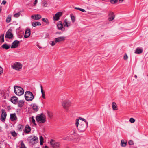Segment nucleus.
I'll return each mask as SVG.
<instances>
[{"mask_svg":"<svg viewBox=\"0 0 148 148\" xmlns=\"http://www.w3.org/2000/svg\"><path fill=\"white\" fill-rule=\"evenodd\" d=\"M2 48L5 49L7 50L10 47V46L9 45H8L6 43H5L3 44L2 46Z\"/></svg>","mask_w":148,"mask_h":148,"instance_id":"obj_23","label":"nucleus"},{"mask_svg":"<svg viewBox=\"0 0 148 148\" xmlns=\"http://www.w3.org/2000/svg\"><path fill=\"white\" fill-rule=\"evenodd\" d=\"M75 9L79 10L81 11H82V12H84L85 11V10L84 9H81L80 8H78V7H75Z\"/></svg>","mask_w":148,"mask_h":148,"instance_id":"obj_35","label":"nucleus"},{"mask_svg":"<svg viewBox=\"0 0 148 148\" xmlns=\"http://www.w3.org/2000/svg\"><path fill=\"white\" fill-rule=\"evenodd\" d=\"M79 119L83 121L82 122H85V123H86V122H88L87 121H86V120L85 119L82 117H79Z\"/></svg>","mask_w":148,"mask_h":148,"instance_id":"obj_45","label":"nucleus"},{"mask_svg":"<svg viewBox=\"0 0 148 148\" xmlns=\"http://www.w3.org/2000/svg\"><path fill=\"white\" fill-rule=\"evenodd\" d=\"M32 108L33 110L35 111H37L38 110V106L35 104H33Z\"/></svg>","mask_w":148,"mask_h":148,"instance_id":"obj_28","label":"nucleus"},{"mask_svg":"<svg viewBox=\"0 0 148 148\" xmlns=\"http://www.w3.org/2000/svg\"><path fill=\"white\" fill-rule=\"evenodd\" d=\"M6 3V1L5 0H3L2 3V4L5 5Z\"/></svg>","mask_w":148,"mask_h":148,"instance_id":"obj_50","label":"nucleus"},{"mask_svg":"<svg viewBox=\"0 0 148 148\" xmlns=\"http://www.w3.org/2000/svg\"><path fill=\"white\" fill-rule=\"evenodd\" d=\"M118 2V0H110V3L113 4H114Z\"/></svg>","mask_w":148,"mask_h":148,"instance_id":"obj_37","label":"nucleus"},{"mask_svg":"<svg viewBox=\"0 0 148 148\" xmlns=\"http://www.w3.org/2000/svg\"><path fill=\"white\" fill-rule=\"evenodd\" d=\"M11 134L14 137H15L17 136V134L16 133L15 131H11L10 132Z\"/></svg>","mask_w":148,"mask_h":148,"instance_id":"obj_33","label":"nucleus"},{"mask_svg":"<svg viewBox=\"0 0 148 148\" xmlns=\"http://www.w3.org/2000/svg\"><path fill=\"white\" fill-rule=\"evenodd\" d=\"M23 128V127L22 125H19L18 127V129L19 130H22V129Z\"/></svg>","mask_w":148,"mask_h":148,"instance_id":"obj_38","label":"nucleus"},{"mask_svg":"<svg viewBox=\"0 0 148 148\" xmlns=\"http://www.w3.org/2000/svg\"><path fill=\"white\" fill-rule=\"evenodd\" d=\"M37 121L41 123H44L46 121V116L43 114L38 115L36 117Z\"/></svg>","mask_w":148,"mask_h":148,"instance_id":"obj_3","label":"nucleus"},{"mask_svg":"<svg viewBox=\"0 0 148 148\" xmlns=\"http://www.w3.org/2000/svg\"><path fill=\"white\" fill-rule=\"evenodd\" d=\"M116 105V103H115V102H113L112 103V107L113 110H117V108Z\"/></svg>","mask_w":148,"mask_h":148,"instance_id":"obj_26","label":"nucleus"},{"mask_svg":"<svg viewBox=\"0 0 148 148\" xmlns=\"http://www.w3.org/2000/svg\"><path fill=\"white\" fill-rule=\"evenodd\" d=\"M123 0H119V2L121 3L122 2H123Z\"/></svg>","mask_w":148,"mask_h":148,"instance_id":"obj_54","label":"nucleus"},{"mask_svg":"<svg viewBox=\"0 0 148 148\" xmlns=\"http://www.w3.org/2000/svg\"><path fill=\"white\" fill-rule=\"evenodd\" d=\"M51 42V45L52 46H53L56 43H57V42L56 41V40L55 39V40L54 41H52Z\"/></svg>","mask_w":148,"mask_h":148,"instance_id":"obj_40","label":"nucleus"},{"mask_svg":"<svg viewBox=\"0 0 148 148\" xmlns=\"http://www.w3.org/2000/svg\"><path fill=\"white\" fill-rule=\"evenodd\" d=\"M56 34H62V33L61 32H57L56 33Z\"/></svg>","mask_w":148,"mask_h":148,"instance_id":"obj_52","label":"nucleus"},{"mask_svg":"<svg viewBox=\"0 0 148 148\" xmlns=\"http://www.w3.org/2000/svg\"><path fill=\"white\" fill-rule=\"evenodd\" d=\"M65 38L66 37L64 36H60L56 38L55 39L57 43L64 41L65 40Z\"/></svg>","mask_w":148,"mask_h":148,"instance_id":"obj_14","label":"nucleus"},{"mask_svg":"<svg viewBox=\"0 0 148 148\" xmlns=\"http://www.w3.org/2000/svg\"><path fill=\"white\" fill-rule=\"evenodd\" d=\"M70 22L68 21L67 19L64 20V25L65 26L69 27L70 26Z\"/></svg>","mask_w":148,"mask_h":148,"instance_id":"obj_20","label":"nucleus"},{"mask_svg":"<svg viewBox=\"0 0 148 148\" xmlns=\"http://www.w3.org/2000/svg\"><path fill=\"white\" fill-rule=\"evenodd\" d=\"M42 20L45 23H47L48 21L47 19L45 18H42Z\"/></svg>","mask_w":148,"mask_h":148,"instance_id":"obj_44","label":"nucleus"},{"mask_svg":"<svg viewBox=\"0 0 148 148\" xmlns=\"http://www.w3.org/2000/svg\"><path fill=\"white\" fill-rule=\"evenodd\" d=\"M25 97L26 100L29 101L33 99L34 96L32 92L29 91H27L25 93Z\"/></svg>","mask_w":148,"mask_h":148,"instance_id":"obj_4","label":"nucleus"},{"mask_svg":"<svg viewBox=\"0 0 148 148\" xmlns=\"http://www.w3.org/2000/svg\"><path fill=\"white\" fill-rule=\"evenodd\" d=\"M143 52V49L142 48L137 47L135 50L134 53L136 54H140Z\"/></svg>","mask_w":148,"mask_h":148,"instance_id":"obj_15","label":"nucleus"},{"mask_svg":"<svg viewBox=\"0 0 148 148\" xmlns=\"http://www.w3.org/2000/svg\"><path fill=\"white\" fill-rule=\"evenodd\" d=\"M128 56L126 54H125L124 56L123 59L124 60H126L128 59Z\"/></svg>","mask_w":148,"mask_h":148,"instance_id":"obj_46","label":"nucleus"},{"mask_svg":"<svg viewBox=\"0 0 148 148\" xmlns=\"http://www.w3.org/2000/svg\"><path fill=\"white\" fill-rule=\"evenodd\" d=\"M7 116V114L5 112V110L2 109L1 110V120L2 121L4 122L5 121Z\"/></svg>","mask_w":148,"mask_h":148,"instance_id":"obj_10","label":"nucleus"},{"mask_svg":"<svg viewBox=\"0 0 148 148\" xmlns=\"http://www.w3.org/2000/svg\"><path fill=\"white\" fill-rule=\"evenodd\" d=\"M40 145H42L43 142V138L42 136L40 137Z\"/></svg>","mask_w":148,"mask_h":148,"instance_id":"obj_32","label":"nucleus"},{"mask_svg":"<svg viewBox=\"0 0 148 148\" xmlns=\"http://www.w3.org/2000/svg\"><path fill=\"white\" fill-rule=\"evenodd\" d=\"M19 143H20V147L21 148H26V147L25 146V144L23 143V141H20Z\"/></svg>","mask_w":148,"mask_h":148,"instance_id":"obj_25","label":"nucleus"},{"mask_svg":"<svg viewBox=\"0 0 148 148\" xmlns=\"http://www.w3.org/2000/svg\"><path fill=\"white\" fill-rule=\"evenodd\" d=\"M71 102L68 100H65L63 101L62 104V106L68 112L69 108L71 106Z\"/></svg>","mask_w":148,"mask_h":148,"instance_id":"obj_6","label":"nucleus"},{"mask_svg":"<svg viewBox=\"0 0 148 148\" xmlns=\"http://www.w3.org/2000/svg\"><path fill=\"white\" fill-rule=\"evenodd\" d=\"M4 34H2L0 36V42H3L4 41Z\"/></svg>","mask_w":148,"mask_h":148,"instance_id":"obj_30","label":"nucleus"},{"mask_svg":"<svg viewBox=\"0 0 148 148\" xmlns=\"http://www.w3.org/2000/svg\"><path fill=\"white\" fill-rule=\"evenodd\" d=\"M127 142L124 141V140H122L121 141V145L122 147H125L126 145Z\"/></svg>","mask_w":148,"mask_h":148,"instance_id":"obj_27","label":"nucleus"},{"mask_svg":"<svg viewBox=\"0 0 148 148\" xmlns=\"http://www.w3.org/2000/svg\"><path fill=\"white\" fill-rule=\"evenodd\" d=\"M24 102L23 100H20L18 102V106L20 108L22 107L24 105Z\"/></svg>","mask_w":148,"mask_h":148,"instance_id":"obj_22","label":"nucleus"},{"mask_svg":"<svg viewBox=\"0 0 148 148\" xmlns=\"http://www.w3.org/2000/svg\"><path fill=\"white\" fill-rule=\"evenodd\" d=\"M31 17L32 19L36 20H38L41 18V16L38 14L32 15Z\"/></svg>","mask_w":148,"mask_h":148,"instance_id":"obj_17","label":"nucleus"},{"mask_svg":"<svg viewBox=\"0 0 148 148\" xmlns=\"http://www.w3.org/2000/svg\"><path fill=\"white\" fill-rule=\"evenodd\" d=\"M44 5L45 6H47V3H46Z\"/></svg>","mask_w":148,"mask_h":148,"instance_id":"obj_57","label":"nucleus"},{"mask_svg":"<svg viewBox=\"0 0 148 148\" xmlns=\"http://www.w3.org/2000/svg\"><path fill=\"white\" fill-rule=\"evenodd\" d=\"M13 37V35L12 33V30L11 29H9L6 33L5 38L11 39Z\"/></svg>","mask_w":148,"mask_h":148,"instance_id":"obj_8","label":"nucleus"},{"mask_svg":"<svg viewBox=\"0 0 148 148\" xmlns=\"http://www.w3.org/2000/svg\"><path fill=\"white\" fill-rule=\"evenodd\" d=\"M18 98L16 97H13L11 99V101L14 104H16L18 102Z\"/></svg>","mask_w":148,"mask_h":148,"instance_id":"obj_19","label":"nucleus"},{"mask_svg":"<svg viewBox=\"0 0 148 148\" xmlns=\"http://www.w3.org/2000/svg\"><path fill=\"white\" fill-rule=\"evenodd\" d=\"M41 92L42 94V97L44 99H45V93L42 89V85L40 86Z\"/></svg>","mask_w":148,"mask_h":148,"instance_id":"obj_29","label":"nucleus"},{"mask_svg":"<svg viewBox=\"0 0 148 148\" xmlns=\"http://www.w3.org/2000/svg\"><path fill=\"white\" fill-rule=\"evenodd\" d=\"M20 12L16 13L14 15V16L16 18L20 16Z\"/></svg>","mask_w":148,"mask_h":148,"instance_id":"obj_39","label":"nucleus"},{"mask_svg":"<svg viewBox=\"0 0 148 148\" xmlns=\"http://www.w3.org/2000/svg\"><path fill=\"white\" fill-rule=\"evenodd\" d=\"M57 27L59 30L64 31L65 30L64 28L63 27V25L61 21H59L57 24Z\"/></svg>","mask_w":148,"mask_h":148,"instance_id":"obj_13","label":"nucleus"},{"mask_svg":"<svg viewBox=\"0 0 148 148\" xmlns=\"http://www.w3.org/2000/svg\"><path fill=\"white\" fill-rule=\"evenodd\" d=\"M77 140L78 141H79V138H77Z\"/></svg>","mask_w":148,"mask_h":148,"instance_id":"obj_58","label":"nucleus"},{"mask_svg":"<svg viewBox=\"0 0 148 148\" xmlns=\"http://www.w3.org/2000/svg\"><path fill=\"white\" fill-rule=\"evenodd\" d=\"M30 35V30L29 29H27L25 33L24 37L25 38L28 37Z\"/></svg>","mask_w":148,"mask_h":148,"instance_id":"obj_16","label":"nucleus"},{"mask_svg":"<svg viewBox=\"0 0 148 148\" xmlns=\"http://www.w3.org/2000/svg\"><path fill=\"white\" fill-rule=\"evenodd\" d=\"M14 92L17 95L21 96L23 94V89L21 87L15 86L14 87Z\"/></svg>","mask_w":148,"mask_h":148,"instance_id":"obj_5","label":"nucleus"},{"mask_svg":"<svg viewBox=\"0 0 148 148\" xmlns=\"http://www.w3.org/2000/svg\"><path fill=\"white\" fill-rule=\"evenodd\" d=\"M38 0H35L34 3V5H35L37 3Z\"/></svg>","mask_w":148,"mask_h":148,"instance_id":"obj_53","label":"nucleus"},{"mask_svg":"<svg viewBox=\"0 0 148 148\" xmlns=\"http://www.w3.org/2000/svg\"><path fill=\"white\" fill-rule=\"evenodd\" d=\"M41 23L39 22H33L32 23V25L34 27H35L37 25H41Z\"/></svg>","mask_w":148,"mask_h":148,"instance_id":"obj_21","label":"nucleus"},{"mask_svg":"<svg viewBox=\"0 0 148 148\" xmlns=\"http://www.w3.org/2000/svg\"><path fill=\"white\" fill-rule=\"evenodd\" d=\"M45 38H49V34L48 33H47L46 34V37H45Z\"/></svg>","mask_w":148,"mask_h":148,"instance_id":"obj_51","label":"nucleus"},{"mask_svg":"<svg viewBox=\"0 0 148 148\" xmlns=\"http://www.w3.org/2000/svg\"><path fill=\"white\" fill-rule=\"evenodd\" d=\"M62 12L57 13L53 17V20L55 21L58 20L59 19V18L62 16Z\"/></svg>","mask_w":148,"mask_h":148,"instance_id":"obj_11","label":"nucleus"},{"mask_svg":"<svg viewBox=\"0 0 148 148\" xmlns=\"http://www.w3.org/2000/svg\"><path fill=\"white\" fill-rule=\"evenodd\" d=\"M79 120L77 119L76 120L75 125L77 128L78 130L81 132H84L88 127V122H81L79 125Z\"/></svg>","mask_w":148,"mask_h":148,"instance_id":"obj_1","label":"nucleus"},{"mask_svg":"<svg viewBox=\"0 0 148 148\" xmlns=\"http://www.w3.org/2000/svg\"><path fill=\"white\" fill-rule=\"evenodd\" d=\"M50 144L51 147L53 148H59L61 145L60 142H57L53 139L50 140Z\"/></svg>","mask_w":148,"mask_h":148,"instance_id":"obj_7","label":"nucleus"},{"mask_svg":"<svg viewBox=\"0 0 148 148\" xmlns=\"http://www.w3.org/2000/svg\"><path fill=\"white\" fill-rule=\"evenodd\" d=\"M71 19L73 23H74L75 21V17L73 15H72L71 14Z\"/></svg>","mask_w":148,"mask_h":148,"instance_id":"obj_36","label":"nucleus"},{"mask_svg":"<svg viewBox=\"0 0 148 148\" xmlns=\"http://www.w3.org/2000/svg\"><path fill=\"white\" fill-rule=\"evenodd\" d=\"M10 119L12 121H14L17 119L15 113L11 114L10 115Z\"/></svg>","mask_w":148,"mask_h":148,"instance_id":"obj_18","label":"nucleus"},{"mask_svg":"<svg viewBox=\"0 0 148 148\" xmlns=\"http://www.w3.org/2000/svg\"><path fill=\"white\" fill-rule=\"evenodd\" d=\"M114 18V16H109V21H111L113 20Z\"/></svg>","mask_w":148,"mask_h":148,"instance_id":"obj_43","label":"nucleus"},{"mask_svg":"<svg viewBox=\"0 0 148 148\" xmlns=\"http://www.w3.org/2000/svg\"><path fill=\"white\" fill-rule=\"evenodd\" d=\"M31 128L29 126L25 127V131L26 133H29L31 131Z\"/></svg>","mask_w":148,"mask_h":148,"instance_id":"obj_24","label":"nucleus"},{"mask_svg":"<svg viewBox=\"0 0 148 148\" xmlns=\"http://www.w3.org/2000/svg\"><path fill=\"white\" fill-rule=\"evenodd\" d=\"M45 148H49V147L47 146L46 145L45 146Z\"/></svg>","mask_w":148,"mask_h":148,"instance_id":"obj_56","label":"nucleus"},{"mask_svg":"<svg viewBox=\"0 0 148 148\" xmlns=\"http://www.w3.org/2000/svg\"><path fill=\"white\" fill-rule=\"evenodd\" d=\"M19 43V41L17 40L14 41L12 43L11 48H17L18 46V44Z\"/></svg>","mask_w":148,"mask_h":148,"instance_id":"obj_12","label":"nucleus"},{"mask_svg":"<svg viewBox=\"0 0 148 148\" xmlns=\"http://www.w3.org/2000/svg\"><path fill=\"white\" fill-rule=\"evenodd\" d=\"M11 21V17L10 16H8L7 18L6 21L7 23H9Z\"/></svg>","mask_w":148,"mask_h":148,"instance_id":"obj_34","label":"nucleus"},{"mask_svg":"<svg viewBox=\"0 0 148 148\" xmlns=\"http://www.w3.org/2000/svg\"><path fill=\"white\" fill-rule=\"evenodd\" d=\"M147 76H148V74L147 75Z\"/></svg>","mask_w":148,"mask_h":148,"instance_id":"obj_59","label":"nucleus"},{"mask_svg":"<svg viewBox=\"0 0 148 148\" xmlns=\"http://www.w3.org/2000/svg\"><path fill=\"white\" fill-rule=\"evenodd\" d=\"M31 119L32 120V123L34 124L35 125L36 124L35 123V120L34 119V117L32 116L31 117Z\"/></svg>","mask_w":148,"mask_h":148,"instance_id":"obj_41","label":"nucleus"},{"mask_svg":"<svg viewBox=\"0 0 148 148\" xmlns=\"http://www.w3.org/2000/svg\"><path fill=\"white\" fill-rule=\"evenodd\" d=\"M114 14L113 12H110L109 14V16H114Z\"/></svg>","mask_w":148,"mask_h":148,"instance_id":"obj_48","label":"nucleus"},{"mask_svg":"<svg viewBox=\"0 0 148 148\" xmlns=\"http://www.w3.org/2000/svg\"><path fill=\"white\" fill-rule=\"evenodd\" d=\"M27 140L31 145H34L36 144L38 141V138L35 136H29L27 138Z\"/></svg>","mask_w":148,"mask_h":148,"instance_id":"obj_2","label":"nucleus"},{"mask_svg":"<svg viewBox=\"0 0 148 148\" xmlns=\"http://www.w3.org/2000/svg\"><path fill=\"white\" fill-rule=\"evenodd\" d=\"M13 68L16 70H19L21 69L22 65L20 63L17 62L12 66Z\"/></svg>","mask_w":148,"mask_h":148,"instance_id":"obj_9","label":"nucleus"},{"mask_svg":"<svg viewBox=\"0 0 148 148\" xmlns=\"http://www.w3.org/2000/svg\"><path fill=\"white\" fill-rule=\"evenodd\" d=\"M129 144L130 145H134L133 141L132 140H130L128 142Z\"/></svg>","mask_w":148,"mask_h":148,"instance_id":"obj_47","label":"nucleus"},{"mask_svg":"<svg viewBox=\"0 0 148 148\" xmlns=\"http://www.w3.org/2000/svg\"><path fill=\"white\" fill-rule=\"evenodd\" d=\"M3 72V68L0 67V75L1 74V73H2Z\"/></svg>","mask_w":148,"mask_h":148,"instance_id":"obj_49","label":"nucleus"},{"mask_svg":"<svg viewBox=\"0 0 148 148\" xmlns=\"http://www.w3.org/2000/svg\"><path fill=\"white\" fill-rule=\"evenodd\" d=\"M130 121L132 123H133L135 121V120L134 118H131L130 119Z\"/></svg>","mask_w":148,"mask_h":148,"instance_id":"obj_42","label":"nucleus"},{"mask_svg":"<svg viewBox=\"0 0 148 148\" xmlns=\"http://www.w3.org/2000/svg\"><path fill=\"white\" fill-rule=\"evenodd\" d=\"M134 77L136 79V78H137V76L136 75H134Z\"/></svg>","mask_w":148,"mask_h":148,"instance_id":"obj_55","label":"nucleus"},{"mask_svg":"<svg viewBox=\"0 0 148 148\" xmlns=\"http://www.w3.org/2000/svg\"><path fill=\"white\" fill-rule=\"evenodd\" d=\"M47 113L48 117L50 118H51L53 116V113L52 112L47 111Z\"/></svg>","mask_w":148,"mask_h":148,"instance_id":"obj_31","label":"nucleus"}]
</instances>
